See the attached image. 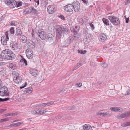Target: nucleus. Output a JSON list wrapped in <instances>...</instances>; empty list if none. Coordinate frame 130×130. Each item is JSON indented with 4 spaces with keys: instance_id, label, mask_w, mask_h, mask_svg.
<instances>
[{
    "instance_id": "10",
    "label": "nucleus",
    "mask_w": 130,
    "mask_h": 130,
    "mask_svg": "<svg viewBox=\"0 0 130 130\" xmlns=\"http://www.w3.org/2000/svg\"><path fill=\"white\" fill-rule=\"evenodd\" d=\"M13 80L14 82L17 84L21 83L22 80V78L19 76V74L18 73L17 75L14 76Z\"/></svg>"
},
{
    "instance_id": "44",
    "label": "nucleus",
    "mask_w": 130,
    "mask_h": 130,
    "mask_svg": "<svg viewBox=\"0 0 130 130\" xmlns=\"http://www.w3.org/2000/svg\"><path fill=\"white\" fill-rule=\"evenodd\" d=\"M10 31L11 34H13L14 33V30L13 27H11L10 29Z\"/></svg>"
},
{
    "instance_id": "4",
    "label": "nucleus",
    "mask_w": 130,
    "mask_h": 130,
    "mask_svg": "<svg viewBox=\"0 0 130 130\" xmlns=\"http://www.w3.org/2000/svg\"><path fill=\"white\" fill-rule=\"evenodd\" d=\"M31 112V113L34 115H42L46 112V110L44 108H40L37 110L33 109Z\"/></svg>"
},
{
    "instance_id": "49",
    "label": "nucleus",
    "mask_w": 130,
    "mask_h": 130,
    "mask_svg": "<svg viewBox=\"0 0 130 130\" xmlns=\"http://www.w3.org/2000/svg\"><path fill=\"white\" fill-rule=\"evenodd\" d=\"M59 17L62 20H65L64 17L63 15H61L60 16H59Z\"/></svg>"
},
{
    "instance_id": "64",
    "label": "nucleus",
    "mask_w": 130,
    "mask_h": 130,
    "mask_svg": "<svg viewBox=\"0 0 130 130\" xmlns=\"http://www.w3.org/2000/svg\"><path fill=\"white\" fill-rule=\"evenodd\" d=\"M61 117H60V116H57L56 117V119H60V118H61Z\"/></svg>"
},
{
    "instance_id": "32",
    "label": "nucleus",
    "mask_w": 130,
    "mask_h": 130,
    "mask_svg": "<svg viewBox=\"0 0 130 130\" xmlns=\"http://www.w3.org/2000/svg\"><path fill=\"white\" fill-rule=\"evenodd\" d=\"M127 117L126 112L123 113L121 114L120 116L118 118L119 119H121L123 118H124Z\"/></svg>"
},
{
    "instance_id": "22",
    "label": "nucleus",
    "mask_w": 130,
    "mask_h": 130,
    "mask_svg": "<svg viewBox=\"0 0 130 130\" xmlns=\"http://www.w3.org/2000/svg\"><path fill=\"white\" fill-rule=\"evenodd\" d=\"M110 109L111 111L115 112H121L122 110V108L118 107H112L110 108Z\"/></svg>"
},
{
    "instance_id": "21",
    "label": "nucleus",
    "mask_w": 130,
    "mask_h": 130,
    "mask_svg": "<svg viewBox=\"0 0 130 130\" xmlns=\"http://www.w3.org/2000/svg\"><path fill=\"white\" fill-rule=\"evenodd\" d=\"M46 39L50 41H52L54 38L53 35L51 34H46Z\"/></svg>"
},
{
    "instance_id": "52",
    "label": "nucleus",
    "mask_w": 130,
    "mask_h": 130,
    "mask_svg": "<svg viewBox=\"0 0 130 130\" xmlns=\"http://www.w3.org/2000/svg\"><path fill=\"white\" fill-rule=\"evenodd\" d=\"M130 3V0H127L125 3V5H127L129 3Z\"/></svg>"
},
{
    "instance_id": "55",
    "label": "nucleus",
    "mask_w": 130,
    "mask_h": 130,
    "mask_svg": "<svg viewBox=\"0 0 130 130\" xmlns=\"http://www.w3.org/2000/svg\"><path fill=\"white\" fill-rule=\"evenodd\" d=\"M129 20V18H126L125 19V22L126 23H127L128 22V21Z\"/></svg>"
},
{
    "instance_id": "15",
    "label": "nucleus",
    "mask_w": 130,
    "mask_h": 130,
    "mask_svg": "<svg viewBox=\"0 0 130 130\" xmlns=\"http://www.w3.org/2000/svg\"><path fill=\"white\" fill-rule=\"evenodd\" d=\"M73 34H74L72 36H70L72 40H77L80 37V36L78 33H73Z\"/></svg>"
},
{
    "instance_id": "58",
    "label": "nucleus",
    "mask_w": 130,
    "mask_h": 130,
    "mask_svg": "<svg viewBox=\"0 0 130 130\" xmlns=\"http://www.w3.org/2000/svg\"><path fill=\"white\" fill-rule=\"evenodd\" d=\"M108 114V113L105 112V113H102V116H105Z\"/></svg>"
},
{
    "instance_id": "62",
    "label": "nucleus",
    "mask_w": 130,
    "mask_h": 130,
    "mask_svg": "<svg viewBox=\"0 0 130 130\" xmlns=\"http://www.w3.org/2000/svg\"><path fill=\"white\" fill-rule=\"evenodd\" d=\"M97 114L98 115L102 116V112H98L97 113Z\"/></svg>"
},
{
    "instance_id": "16",
    "label": "nucleus",
    "mask_w": 130,
    "mask_h": 130,
    "mask_svg": "<svg viewBox=\"0 0 130 130\" xmlns=\"http://www.w3.org/2000/svg\"><path fill=\"white\" fill-rule=\"evenodd\" d=\"M85 37L86 41L87 42L90 41L92 38V35L90 34L87 33L86 34V35L85 36Z\"/></svg>"
},
{
    "instance_id": "41",
    "label": "nucleus",
    "mask_w": 130,
    "mask_h": 130,
    "mask_svg": "<svg viewBox=\"0 0 130 130\" xmlns=\"http://www.w3.org/2000/svg\"><path fill=\"white\" fill-rule=\"evenodd\" d=\"M29 12H30V9H26L23 12V13L24 14H25L28 13Z\"/></svg>"
},
{
    "instance_id": "63",
    "label": "nucleus",
    "mask_w": 130,
    "mask_h": 130,
    "mask_svg": "<svg viewBox=\"0 0 130 130\" xmlns=\"http://www.w3.org/2000/svg\"><path fill=\"white\" fill-rule=\"evenodd\" d=\"M78 53L81 54L82 53V50H78Z\"/></svg>"
},
{
    "instance_id": "50",
    "label": "nucleus",
    "mask_w": 130,
    "mask_h": 130,
    "mask_svg": "<svg viewBox=\"0 0 130 130\" xmlns=\"http://www.w3.org/2000/svg\"><path fill=\"white\" fill-rule=\"evenodd\" d=\"M76 85L77 86L80 87L82 85V84L81 83H78L76 84Z\"/></svg>"
},
{
    "instance_id": "18",
    "label": "nucleus",
    "mask_w": 130,
    "mask_h": 130,
    "mask_svg": "<svg viewBox=\"0 0 130 130\" xmlns=\"http://www.w3.org/2000/svg\"><path fill=\"white\" fill-rule=\"evenodd\" d=\"M103 23L106 26H109L110 28L112 27V25L111 24H109V21L107 19L103 18L102 20Z\"/></svg>"
},
{
    "instance_id": "47",
    "label": "nucleus",
    "mask_w": 130,
    "mask_h": 130,
    "mask_svg": "<svg viewBox=\"0 0 130 130\" xmlns=\"http://www.w3.org/2000/svg\"><path fill=\"white\" fill-rule=\"evenodd\" d=\"M84 3H85V4L87 5V4L88 3V0H81Z\"/></svg>"
},
{
    "instance_id": "25",
    "label": "nucleus",
    "mask_w": 130,
    "mask_h": 130,
    "mask_svg": "<svg viewBox=\"0 0 130 130\" xmlns=\"http://www.w3.org/2000/svg\"><path fill=\"white\" fill-rule=\"evenodd\" d=\"M54 103V102L51 101L47 103H43L41 104L40 105V106H42L44 107L53 104Z\"/></svg>"
},
{
    "instance_id": "29",
    "label": "nucleus",
    "mask_w": 130,
    "mask_h": 130,
    "mask_svg": "<svg viewBox=\"0 0 130 130\" xmlns=\"http://www.w3.org/2000/svg\"><path fill=\"white\" fill-rule=\"evenodd\" d=\"M37 71L36 69H31V70L30 73L32 75L34 76H36L37 75Z\"/></svg>"
},
{
    "instance_id": "5",
    "label": "nucleus",
    "mask_w": 130,
    "mask_h": 130,
    "mask_svg": "<svg viewBox=\"0 0 130 130\" xmlns=\"http://www.w3.org/2000/svg\"><path fill=\"white\" fill-rule=\"evenodd\" d=\"M8 32V31L6 32L5 33V36H3L1 38V42L3 45H7V42L8 41L9 38Z\"/></svg>"
},
{
    "instance_id": "57",
    "label": "nucleus",
    "mask_w": 130,
    "mask_h": 130,
    "mask_svg": "<svg viewBox=\"0 0 130 130\" xmlns=\"http://www.w3.org/2000/svg\"><path fill=\"white\" fill-rule=\"evenodd\" d=\"M3 86V83L2 81L0 79V88H1Z\"/></svg>"
},
{
    "instance_id": "1",
    "label": "nucleus",
    "mask_w": 130,
    "mask_h": 130,
    "mask_svg": "<svg viewBox=\"0 0 130 130\" xmlns=\"http://www.w3.org/2000/svg\"><path fill=\"white\" fill-rule=\"evenodd\" d=\"M3 55L5 59L8 60H12L15 57V54L11 50L6 49L3 51Z\"/></svg>"
},
{
    "instance_id": "8",
    "label": "nucleus",
    "mask_w": 130,
    "mask_h": 130,
    "mask_svg": "<svg viewBox=\"0 0 130 130\" xmlns=\"http://www.w3.org/2000/svg\"><path fill=\"white\" fill-rule=\"evenodd\" d=\"M0 90V95L4 96L7 94L8 90V88L5 86L1 87Z\"/></svg>"
},
{
    "instance_id": "2",
    "label": "nucleus",
    "mask_w": 130,
    "mask_h": 130,
    "mask_svg": "<svg viewBox=\"0 0 130 130\" xmlns=\"http://www.w3.org/2000/svg\"><path fill=\"white\" fill-rule=\"evenodd\" d=\"M68 30L67 28L63 26H60L59 28L57 29V37L58 38L60 36H62V32L64 34H67L68 33Z\"/></svg>"
},
{
    "instance_id": "51",
    "label": "nucleus",
    "mask_w": 130,
    "mask_h": 130,
    "mask_svg": "<svg viewBox=\"0 0 130 130\" xmlns=\"http://www.w3.org/2000/svg\"><path fill=\"white\" fill-rule=\"evenodd\" d=\"M22 5L21 3L19 2L18 3H17V5L16 7H19L21 6Z\"/></svg>"
},
{
    "instance_id": "24",
    "label": "nucleus",
    "mask_w": 130,
    "mask_h": 130,
    "mask_svg": "<svg viewBox=\"0 0 130 130\" xmlns=\"http://www.w3.org/2000/svg\"><path fill=\"white\" fill-rule=\"evenodd\" d=\"M33 90L32 88L30 87L25 89L24 92L26 93L30 94L31 93Z\"/></svg>"
},
{
    "instance_id": "7",
    "label": "nucleus",
    "mask_w": 130,
    "mask_h": 130,
    "mask_svg": "<svg viewBox=\"0 0 130 130\" xmlns=\"http://www.w3.org/2000/svg\"><path fill=\"white\" fill-rule=\"evenodd\" d=\"M72 6L73 9L75 12H77L80 9V6L79 3L78 2H74L73 3Z\"/></svg>"
},
{
    "instance_id": "36",
    "label": "nucleus",
    "mask_w": 130,
    "mask_h": 130,
    "mask_svg": "<svg viewBox=\"0 0 130 130\" xmlns=\"http://www.w3.org/2000/svg\"><path fill=\"white\" fill-rule=\"evenodd\" d=\"M20 61L22 62L26 66L27 65V61L24 58H23L20 60Z\"/></svg>"
},
{
    "instance_id": "39",
    "label": "nucleus",
    "mask_w": 130,
    "mask_h": 130,
    "mask_svg": "<svg viewBox=\"0 0 130 130\" xmlns=\"http://www.w3.org/2000/svg\"><path fill=\"white\" fill-rule=\"evenodd\" d=\"M9 99L10 98H7L4 99H2L0 98V102H1L6 101Z\"/></svg>"
},
{
    "instance_id": "60",
    "label": "nucleus",
    "mask_w": 130,
    "mask_h": 130,
    "mask_svg": "<svg viewBox=\"0 0 130 130\" xmlns=\"http://www.w3.org/2000/svg\"><path fill=\"white\" fill-rule=\"evenodd\" d=\"M35 2L37 4V5H38L39 4V0H35Z\"/></svg>"
},
{
    "instance_id": "33",
    "label": "nucleus",
    "mask_w": 130,
    "mask_h": 130,
    "mask_svg": "<svg viewBox=\"0 0 130 130\" xmlns=\"http://www.w3.org/2000/svg\"><path fill=\"white\" fill-rule=\"evenodd\" d=\"M9 67L11 69L14 70L16 68V65L14 63H10L9 65Z\"/></svg>"
},
{
    "instance_id": "14",
    "label": "nucleus",
    "mask_w": 130,
    "mask_h": 130,
    "mask_svg": "<svg viewBox=\"0 0 130 130\" xmlns=\"http://www.w3.org/2000/svg\"><path fill=\"white\" fill-rule=\"evenodd\" d=\"M23 123V122H17L15 123H13L10 124L8 126H6L5 128L7 127H10V128H12L13 127H15L20 126Z\"/></svg>"
},
{
    "instance_id": "28",
    "label": "nucleus",
    "mask_w": 130,
    "mask_h": 130,
    "mask_svg": "<svg viewBox=\"0 0 130 130\" xmlns=\"http://www.w3.org/2000/svg\"><path fill=\"white\" fill-rule=\"evenodd\" d=\"M20 39L21 41L23 43H25L27 41V37L24 35L20 36Z\"/></svg>"
},
{
    "instance_id": "19",
    "label": "nucleus",
    "mask_w": 130,
    "mask_h": 130,
    "mask_svg": "<svg viewBox=\"0 0 130 130\" xmlns=\"http://www.w3.org/2000/svg\"><path fill=\"white\" fill-rule=\"evenodd\" d=\"M17 5V2L13 0H11V3L10 4L9 7L11 8H13L16 7Z\"/></svg>"
},
{
    "instance_id": "48",
    "label": "nucleus",
    "mask_w": 130,
    "mask_h": 130,
    "mask_svg": "<svg viewBox=\"0 0 130 130\" xmlns=\"http://www.w3.org/2000/svg\"><path fill=\"white\" fill-rule=\"evenodd\" d=\"M89 24L91 27L92 28V29L93 30V29H94V25L92 23H91L90 24Z\"/></svg>"
},
{
    "instance_id": "31",
    "label": "nucleus",
    "mask_w": 130,
    "mask_h": 130,
    "mask_svg": "<svg viewBox=\"0 0 130 130\" xmlns=\"http://www.w3.org/2000/svg\"><path fill=\"white\" fill-rule=\"evenodd\" d=\"M16 30V33L15 34V36H20L22 34V32L21 29L19 28H17Z\"/></svg>"
},
{
    "instance_id": "27",
    "label": "nucleus",
    "mask_w": 130,
    "mask_h": 130,
    "mask_svg": "<svg viewBox=\"0 0 130 130\" xmlns=\"http://www.w3.org/2000/svg\"><path fill=\"white\" fill-rule=\"evenodd\" d=\"M6 73V70L4 68H0V75L1 76H4Z\"/></svg>"
},
{
    "instance_id": "3",
    "label": "nucleus",
    "mask_w": 130,
    "mask_h": 130,
    "mask_svg": "<svg viewBox=\"0 0 130 130\" xmlns=\"http://www.w3.org/2000/svg\"><path fill=\"white\" fill-rule=\"evenodd\" d=\"M108 18L111 23L115 25H118L120 23L119 18L118 17L111 15L108 16Z\"/></svg>"
},
{
    "instance_id": "59",
    "label": "nucleus",
    "mask_w": 130,
    "mask_h": 130,
    "mask_svg": "<svg viewBox=\"0 0 130 130\" xmlns=\"http://www.w3.org/2000/svg\"><path fill=\"white\" fill-rule=\"evenodd\" d=\"M78 68H77L76 66V65L74 67V68L72 69V70L74 71V70H76Z\"/></svg>"
},
{
    "instance_id": "43",
    "label": "nucleus",
    "mask_w": 130,
    "mask_h": 130,
    "mask_svg": "<svg viewBox=\"0 0 130 130\" xmlns=\"http://www.w3.org/2000/svg\"><path fill=\"white\" fill-rule=\"evenodd\" d=\"M3 55V51H2L1 54H0V61L3 60V59H5V57H4Z\"/></svg>"
},
{
    "instance_id": "23",
    "label": "nucleus",
    "mask_w": 130,
    "mask_h": 130,
    "mask_svg": "<svg viewBox=\"0 0 130 130\" xmlns=\"http://www.w3.org/2000/svg\"><path fill=\"white\" fill-rule=\"evenodd\" d=\"M84 130H92V128L89 124H86L83 126Z\"/></svg>"
},
{
    "instance_id": "35",
    "label": "nucleus",
    "mask_w": 130,
    "mask_h": 130,
    "mask_svg": "<svg viewBox=\"0 0 130 130\" xmlns=\"http://www.w3.org/2000/svg\"><path fill=\"white\" fill-rule=\"evenodd\" d=\"M40 3L41 4L46 5L48 4V0H40Z\"/></svg>"
},
{
    "instance_id": "38",
    "label": "nucleus",
    "mask_w": 130,
    "mask_h": 130,
    "mask_svg": "<svg viewBox=\"0 0 130 130\" xmlns=\"http://www.w3.org/2000/svg\"><path fill=\"white\" fill-rule=\"evenodd\" d=\"M100 64L102 67L106 68L107 66V64L105 63L101 62L100 63Z\"/></svg>"
},
{
    "instance_id": "61",
    "label": "nucleus",
    "mask_w": 130,
    "mask_h": 130,
    "mask_svg": "<svg viewBox=\"0 0 130 130\" xmlns=\"http://www.w3.org/2000/svg\"><path fill=\"white\" fill-rule=\"evenodd\" d=\"M130 94V90H128L127 91V95H129Z\"/></svg>"
},
{
    "instance_id": "56",
    "label": "nucleus",
    "mask_w": 130,
    "mask_h": 130,
    "mask_svg": "<svg viewBox=\"0 0 130 130\" xmlns=\"http://www.w3.org/2000/svg\"><path fill=\"white\" fill-rule=\"evenodd\" d=\"M127 117L130 116V111L126 112Z\"/></svg>"
},
{
    "instance_id": "46",
    "label": "nucleus",
    "mask_w": 130,
    "mask_h": 130,
    "mask_svg": "<svg viewBox=\"0 0 130 130\" xmlns=\"http://www.w3.org/2000/svg\"><path fill=\"white\" fill-rule=\"evenodd\" d=\"M90 65L92 67H94L95 66V64L92 61L90 62Z\"/></svg>"
},
{
    "instance_id": "26",
    "label": "nucleus",
    "mask_w": 130,
    "mask_h": 130,
    "mask_svg": "<svg viewBox=\"0 0 130 130\" xmlns=\"http://www.w3.org/2000/svg\"><path fill=\"white\" fill-rule=\"evenodd\" d=\"M28 45L29 47L31 48H34L35 47V44L32 41L30 40L28 43Z\"/></svg>"
},
{
    "instance_id": "20",
    "label": "nucleus",
    "mask_w": 130,
    "mask_h": 130,
    "mask_svg": "<svg viewBox=\"0 0 130 130\" xmlns=\"http://www.w3.org/2000/svg\"><path fill=\"white\" fill-rule=\"evenodd\" d=\"M73 40L71 38L70 36L67 39L64 41V43L66 46H69Z\"/></svg>"
},
{
    "instance_id": "40",
    "label": "nucleus",
    "mask_w": 130,
    "mask_h": 130,
    "mask_svg": "<svg viewBox=\"0 0 130 130\" xmlns=\"http://www.w3.org/2000/svg\"><path fill=\"white\" fill-rule=\"evenodd\" d=\"M9 118H4L0 120V123H2L4 122L7 121L9 120Z\"/></svg>"
},
{
    "instance_id": "6",
    "label": "nucleus",
    "mask_w": 130,
    "mask_h": 130,
    "mask_svg": "<svg viewBox=\"0 0 130 130\" xmlns=\"http://www.w3.org/2000/svg\"><path fill=\"white\" fill-rule=\"evenodd\" d=\"M55 6L54 5H49L47 8V11L49 14H53L56 10Z\"/></svg>"
},
{
    "instance_id": "12",
    "label": "nucleus",
    "mask_w": 130,
    "mask_h": 130,
    "mask_svg": "<svg viewBox=\"0 0 130 130\" xmlns=\"http://www.w3.org/2000/svg\"><path fill=\"white\" fill-rule=\"evenodd\" d=\"M26 54L27 57L29 59H31L33 57V54L32 51L30 49L26 50Z\"/></svg>"
},
{
    "instance_id": "9",
    "label": "nucleus",
    "mask_w": 130,
    "mask_h": 130,
    "mask_svg": "<svg viewBox=\"0 0 130 130\" xmlns=\"http://www.w3.org/2000/svg\"><path fill=\"white\" fill-rule=\"evenodd\" d=\"M63 9L66 11L70 12L73 11V7L72 4H68L64 6Z\"/></svg>"
},
{
    "instance_id": "13",
    "label": "nucleus",
    "mask_w": 130,
    "mask_h": 130,
    "mask_svg": "<svg viewBox=\"0 0 130 130\" xmlns=\"http://www.w3.org/2000/svg\"><path fill=\"white\" fill-rule=\"evenodd\" d=\"M107 37L106 35L103 33L101 34L98 37V39L100 41L103 42L106 40Z\"/></svg>"
},
{
    "instance_id": "11",
    "label": "nucleus",
    "mask_w": 130,
    "mask_h": 130,
    "mask_svg": "<svg viewBox=\"0 0 130 130\" xmlns=\"http://www.w3.org/2000/svg\"><path fill=\"white\" fill-rule=\"evenodd\" d=\"M10 45V47L13 50H17L19 48L18 44L15 42L11 41Z\"/></svg>"
},
{
    "instance_id": "42",
    "label": "nucleus",
    "mask_w": 130,
    "mask_h": 130,
    "mask_svg": "<svg viewBox=\"0 0 130 130\" xmlns=\"http://www.w3.org/2000/svg\"><path fill=\"white\" fill-rule=\"evenodd\" d=\"M11 0H5V3L8 5L9 6L10 5V4L11 3Z\"/></svg>"
},
{
    "instance_id": "53",
    "label": "nucleus",
    "mask_w": 130,
    "mask_h": 130,
    "mask_svg": "<svg viewBox=\"0 0 130 130\" xmlns=\"http://www.w3.org/2000/svg\"><path fill=\"white\" fill-rule=\"evenodd\" d=\"M87 51L86 50H85L84 51H82V54H85L86 52Z\"/></svg>"
},
{
    "instance_id": "37",
    "label": "nucleus",
    "mask_w": 130,
    "mask_h": 130,
    "mask_svg": "<svg viewBox=\"0 0 130 130\" xmlns=\"http://www.w3.org/2000/svg\"><path fill=\"white\" fill-rule=\"evenodd\" d=\"M122 125L123 127H126L130 126V122H125L122 124Z\"/></svg>"
},
{
    "instance_id": "54",
    "label": "nucleus",
    "mask_w": 130,
    "mask_h": 130,
    "mask_svg": "<svg viewBox=\"0 0 130 130\" xmlns=\"http://www.w3.org/2000/svg\"><path fill=\"white\" fill-rule=\"evenodd\" d=\"M27 85V84L26 83H25V85L24 86H21V87H20V88L21 89H22L23 88H24L26 86V85Z\"/></svg>"
},
{
    "instance_id": "34",
    "label": "nucleus",
    "mask_w": 130,
    "mask_h": 130,
    "mask_svg": "<svg viewBox=\"0 0 130 130\" xmlns=\"http://www.w3.org/2000/svg\"><path fill=\"white\" fill-rule=\"evenodd\" d=\"M30 12H32L34 14H36L38 12L34 8L32 7L31 8V9H30Z\"/></svg>"
},
{
    "instance_id": "17",
    "label": "nucleus",
    "mask_w": 130,
    "mask_h": 130,
    "mask_svg": "<svg viewBox=\"0 0 130 130\" xmlns=\"http://www.w3.org/2000/svg\"><path fill=\"white\" fill-rule=\"evenodd\" d=\"M46 34H45L43 31H41L38 33V35L42 40L46 39Z\"/></svg>"
},
{
    "instance_id": "45",
    "label": "nucleus",
    "mask_w": 130,
    "mask_h": 130,
    "mask_svg": "<svg viewBox=\"0 0 130 130\" xmlns=\"http://www.w3.org/2000/svg\"><path fill=\"white\" fill-rule=\"evenodd\" d=\"M82 65V64H81V62H79V63H78L76 65L77 68H78L80 67Z\"/></svg>"
},
{
    "instance_id": "30",
    "label": "nucleus",
    "mask_w": 130,
    "mask_h": 130,
    "mask_svg": "<svg viewBox=\"0 0 130 130\" xmlns=\"http://www.w3.org/2000/svg\"><path fill=\"white\" fill-rule=\"evenodd\" d=\"M80 29V27L79 26H75L73 29L72 32L73 33H78Z\"/></svg>"
}]
</instances>
